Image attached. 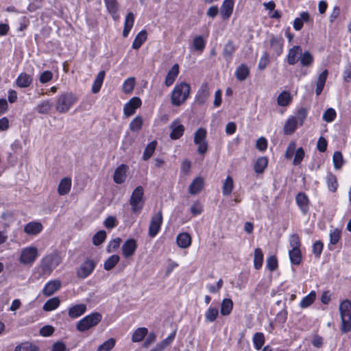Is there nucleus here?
Instances as JSON below:
<instances>
[{"label": "nucleus", "mask_w": 351, "mask_h": 351, "mask_svg": "<svg viewBox=\"0 0 351 351\" xmlns=\"http://www.w3.org/2000/svg\"><path fill=\"white\" fill-rule=\"evenodd\" d=\"M62 261L61 253L58 250L44 256L40 263V269L43 274L50 275L55 268H56Z\"/></svg>", "instance_id": "f257e3e1"}, {"label": "nucleus", "mask_w": 351, "mask_h": 351, "mask_svg": "<svg viewBox=\"0 0 351 351\" xmlns=\"http://www.w3.org/2000/svg\"><path fill=\"white\" fill-rule=\"evenodd\" d=\"M191 87L189 84L182 82L176 85L171 92V101L173 106H180L189 96Z\"/></svg>", "instance_id": "f03ea898"}, {"label": "nucleus", "mask_w": 351, "mask_h": 351, "mask_svg": "<svg viewBox=\"0 0 351 351\" xmlns=\"http://www.w3.org/2000/svg\"><path fill=\"white\" fill-rule=\"evenodd\" d=\"M77 101V96L71 92H65L59 95L56 101V109L60 113L67 112Z\"/></svg>", "instance_id": "7ed1b4c3"}, {"label": "nucleus", "mask_w": 351, "mask_h": 351, "mask_svg": "<svg viewBox=\"0 0 351 351\" xmlns=\"http://www.w3.org/2000/svg\"><path fill=\"white\" fill-rule=\"evenodd\" d=\"M341 316V331L346 333L351 330V302L348 300H343L339 307Z\"/></svg>", "instance_id": "20e7f679"}, {"label": "nucleus", "mask_w": 351, "mask_h": 351, "mask_svg": "<svg viewBox=\"0 0 351 351\" xmlns=\"http://www.w3.org/2000/svg\"><path fill=\"white\" fill-rule=\"evenodd\" d=\"M144 190L141 186H138L132 191L129 203L131 206L132 212L139 213L142 210L145 201L143 199Z\"/></svg>", "instance_id": "39448f33"}, {"label": "nucleus", "mask_w": 351, "mask_h": 351, "mask_svg": "<svg viewBox=\"0 0 351 351\" xmlns=\"http://www.w3.org/2000/svg\"><path fill=\"white\" fill-rule=\"evenodd\" d=\"M102 316L99 313H93L82 318L77 324V329L80 332H85L90 328L95 326L101 320Z\"/></svg>", "instance_id": "423d86ee"}, {"label": "nucleus", "mask_w": 351, "mask_h": 351, "mask_svg": "<svg viewBox=\"0 0 351 351\" xmlns=\"http://www.w3.org/2000/svg\"><path fill=\"white\" fill-rule=\"evenodd\" d=\"M38 256V249L34 246H29L22 249L19 260L22 265H32Z\"/></svg>", "instance_id": "0eeeda50"}, {"label": "nucleus", "mask_w": 351, "mask_h": 351, "mask_svg": "<svg viewBox=\"0 0 351 351\" xmlns=\"http://www.w3.org/2000/svg\"><path fill=\"white\" fill-rule=\"evenodd\" d=\"M206 134V130L202 128H199L194 134V143L198 146L197 152L199 154H204L207 152Z\"/></svg>", "instance_id": "6e6552de"}, {"label": "nucleus", "mask_w": 351, "mask_h": 351, "mask_svg": "<svg viewBox=\"0 0 351 351\" xmlns=\"http://www.w3.org/2000/svg\"><path fill=\"white\" fill-rule=\"evenodd\" d=\"M97 263L92 259H86L77 269L76 276L80 279L89 276L95 269Z\"/></svg>", "instance_id": "1a4fd4ad"}, {"label": "nucleus", "mask_w": 351, "mask_h": 351, "mask_svg": "<svg viewBox=\"0 0 351 351\" xmlns=\"http://www.w3.org/2000/svg\"><path fill=\"white\" fill-rule=\"evenodd\" d=\"M162 223V211H158L156 215H154L150 221V224L149 226L148 234L150 237H155L158 233L161 225Z\"/></svg>", "instance_id": "9d476101"}, {"label": "nucleus", "mask_w": 351, "mask_h": 351, "mask_svg": "<svg viewBox=\"0 0 351 351\" xmlns=\"http://www.w3.org/2000/svg\"><path fill=\"white\" fill-rule=\"evenodd\" d=\"M284 39L282 36L271 35L269 40V47L275 55L279 56L283 51Z\"/></svg>", "instance_id": "9b49d317"}, {"label": "nucleus", "mask_w": 351, "mask_h": 351, "mask_svg": "<svg viewBox=\"0 0 351 351\" xmlns=\"http://www.w3.org/2000/svg\"><path fill=\"white\" fill-rule=\"evenodd\" d=\"M141 105V100L139 97H134L124 105L123 113L125 116L130 117L134 114L136 110Z\"/></svg>", "instance_id": "f8f14e48"}, {"label": "nucleus", "mask_w": 351, "mask_h": 351, "mask_svg": "<svg viewBox=\"0 0 351 351\" xmlns=\"http://www.w3.org/2000/svg\"><path fill=\"white\" fill-rule=\"evenodd\" d=\"M170 128L171 129L170 137L173 140L180 138L183 135L185 130L184 126L180 123L178 119H176L171 123Z\"/></svg>", "instance_id": "ddd939ff"}, {"label": "nucleus", "mask_w": 351, "mask_h": 351, "mask_svg": "<svg viewBox=\"0 0 351 351\" xmlns=\"http://www.w3.org/2000/svg\"><path fill=\"white\" fill-rule=\"evenodd\" d=\"M302 48L300 46L295 45L289 49L287 56V60L289 65H294L300 60L302 53Z\"/></svg>", "instance_id": "4468645a"}, {"label": "nucleus", "mask_w": 351, "mask_h": 351, "mask_svg": "<svg viewBox=\"0 0 351 351\" xmlns=\"http://www.w3.org/2000/svg\"><path fill=\"white\" fill-rule=\"evenodd\" d=\"M137 248V243L135 239H128L122 245V252L125 258L132 256Z\"/></svg>", "instance_id": "2eb2a0df"}, {"label": "nucleus", "mask_w": 351, "mask_h": 351, "mask_svg": "<svg viewBox=\"0 0 351 351\" xmlns=\"http://www.w3.org/2000/svg\"><path fill=\"white\" fill-rule=\"evenodd\" d=\"M61 287V281L53 280L49 281L43 289V294L45 296H50L56 292Z\"/></svg>", "instance_id": "dca6fc26"}, {"label": "nucleus", "mask_w": 351, "mask_h": 351, "mask_svg": "<svg viewBox=\"0 0 351 351\" xmlns=\"http://www.w3.org/2000/svg\"><path fill=\"white\" fill-rule=\"evenodd\" d=\"M295 202L303 214H306L309 208V199L304 193H299L295 197Z\"/></svg>", "instance_id": "f3484780"}, {"label": "nucleus", "mask_w": 351, "mask_h": 351, "mask_svg": "<svg viewBox=\"0 0 351 351\" xmlns=\"http://www.w3.org/2000/svg\"><path fill=\"white\" fill-rule=\"evenodd\" d=\"M128 169V167L125 165H119L114 171L113 180L114 182L117 184H122L125 182L126 179V172Z\"/></svg>", "instance_id": "a211bd4d"}, {"label": "nucleus", "mask_w": 351, "mask_h": 351, "mask_svg": "<svg viewBox=\"0 0 351 351\" xmlns=\"http://www.w3.org/2000/svg\"><path fill=\"white\" fill-rule=\"evenodd\" d=\"M234 1L224 0L221 7V15L223 20L228 19L233 12Z\"/></svg>", "instance_id": "6ab92c4d"}, {"label": "nucleus", "mask_w": 351, "mask_h": 351, "mask_svg": "<svg viewBox=\"0 0 351 351\" xmlns=\"http://www.w3.org/2000/svg\"><path fill=\"white\" fill-rule=\"evenodd\" d=\"M236 50L237 47L234 45L233 42L228 40L223 47L222 56L227 62H230Z\"/></svg>", "instance_id": "aec40b11"}, {"label": "nucleus", "mask_w": 351, "mask_h": 351, "mask_svg": "<svg viewBox=\"0 0 351 351\" xmlns=\"http://www.w3.org/2000/svg\"><path fill=\"white\" fill-rule=\"evenodd\" d=\"M43 230V226L40 222L32 221L24 227V232L29 235H36Z\"/></svg>", "instance_id": "412c9836"}, {"label": "nucleus", "mask_w": 351, "mask_h": 351, "mask_svg": "<svg viewBox=\"0 0 351 351\" xmlns=\"http://www.w3.org/2000/svg\"><path fill=\"white\" fill-rule=\"evenodd\" d=\"M179 74V66L178 64H175L171 69L168 71L165 80V84L166 86L169 87L171 86L176 77H178Z\"/></svg>", "instance_id": "4be33fe9"}, {"label": "nucleus", "mask_w": 351, "mask_h": 351, "mask_svg": "<svg viewBox=\"0 0 351 351\" xmlns=\"http://www.w3.org/2000/svg\"><path fill=\"white\" fill-rule=\"evenodd\" d=\"M32 81L33 78L30 75L26 73H21L16 78V83L20 88H27L31 85Z\"/></svg>", "instance_id": "5701e85b"}, {"label": "nucleus", "mask_w": 351, "mask_h": 351, "mask_svg": "<svg viewBox=\"0 0 351 351\" xmlns=\"http://www.w3.org/2000/svg\"><path fill=\"white\" fill-rule=\"evenodd\" d=\"M204 186V180L201 177L195 178L189 187V192L191 195L199 193Z\"/></svg>", "instance_id": "b1692460"}, {"label": "nucleus", "mask_w": 351, "mask_h": 351, "mask_svg": "<svg viewBox=\"0 0 351 351\" xmlns=\"http://www.w3.org/2000/svg\"><path fill=\"white\" fill-rule=\"evenodd\" d=\"M71 179L70 178H64L59 183L58 187V192L60 195H65L68 194L71 187Z\"/></svg>", "instance_id": "393cba45"}, {"label": "nucleus", "mask_w": 351, "mask_h": 351, "mask_svg": "<svg viewBox=\"0 0 351 351\" xmlns=\"http://www.w3.org/2000/svg\"><path fill=\"white\" fill-rule=\"evenodd\" d=\"M86 311V306L84 304H76L69 309L68 314L71 318H77L83 315Z\"/></svg>", "instance_id": "a878e982"}, {"label": "nucleus", "mask_w": 351, "mask_h": 351, "mask_svg": "<svg viewBox=\"0 0 351 351\" xmlns=\"http://www.w3.org/2000/svg\"><path fill=\"white\" fill-rule=\"evenodd\" d=\"M107 10L114 21H118L119 16L117 14L118 3L117 0H104Z\"/></svg>", "instance_id": "bb28decb"}, {"label": "nucleus", "mask_w": 351, "mask_h": 351, "mask_svg": "<svg viewBox=\"0 0 351 351\" xmlns=\"http://www.w3.org/2000/svg\"><path fill=\"white\" fill-rule=\"evenodd\" d=\"M209 97V89L208 85L206 84H204L201 86L199 90L197 92L196 96V101L200 104H203L206 102L207 99Z\"/></svg>", "instance_id": "cd10ccee"}, {"label": "nucleus", "mask_w": 351, "mask_h": 351, "mask_svg": "<svg viewBox=\"0 0 351 351\" xmlns=\"http://www.w3.org/2000/svg\"><path fill=\"white\" fill-rule=\"evenodd\" d=\"M177 244L181 248H186L191 244V238L189 234L182 232L178 235L176 238Z\"/></svg>", "instance_id": "c85d7f7f"}, {"label": "nucleus", "mask_w": 351, "mask_h": 351, "mask_svg": "<svg viewBox=\"0 0 351 351\" xmlns=\"http://www.w3.org/2000/svg\"><path fill=\"white\" fill-rule=\"evenodd\" d=\"M328 72L326 69L323 71L319 74L316 83L315 93L317 95H319L322 93L328 77Z\"/></svg>", "instance_id": "c756f323"}, {"label": "nucleus", "mask_w": 351, "mask_h": 351, "mask_svg": "<svg viewBox=\"0 0 351 351\" xmlns=\"http://www.w3.org/2000/svg\"><path fill=\"white\" fill-rule=\"evenodd\" d=\"M310 19V15L307 12H303L300 14V17L295 19L293 21V28L296 31H300L302 27L304 22H308Z\"/></svg>", "instance_id": "7c9ffc66"}, {"label": "nucleus", "mask_w": 351, "mask_h": 351, "mask_svg": "<svg viewBox=\"0 0 351 351\" xmlns=\"http://www.w3.org/2000/svg\"><path fill=\"white\" fill-rule=\"evenodd\" d=\"M299 125L298 121L296 120V118L294 117H289L284 126V132L286 134H291L297 128V126Z\"/></svg>", "instance_id": "2f4dec72"}, {"label": "nucleus", "mask_w": 351, "mask_h": 351, "mask_svg": "<svg viewBox=\"0 0 351 351\" xmlns=\"http://www.w3.org/2000/svg\"><path fill=\"white\" fill-rule=\"evenodd\" d=\"M176 336V332H173L170 335H169L164 340L158 343L154 348L150 350V351H163V350L169 346L173 340L174 339Z\"/></svg>", "instance_id": "473e14b6"}, {"label": "nucleus", "mask_w": 351, "mask_h": 351, "mask_svg": "<svg viewBox=\"0 0 351 351\" xmlns=\"http://www.w3.org/2000/svg\"><path fill=\"white\" fill-rule=\"evenodd\" d=\"M105 75L106 73L104 71H99L97 75L92 86V92L93 93H97L100 90L105 77Z\"/></svg>", "instance_id": "72a5a7b5"}, {"label": "nucleus", "mask_w": 351, "mask_h": 351, "mask_svg": "<svg viewBox=\"0 0 351 351\" xmlns=\"http://www.w3.org/2000/svg\"><path fill=\"white\" fill-rule=\"evenodd\" d=\"M250 70L247 65L242 64L235 71V76L239 81H244L249 75Z\"/></svg>", "instance_id": "f704fd0d"}, {"label": "nucleus", "mask_w": 351, "mask_h": 351, "mask_svg": "<svg viewBox=\"0 0 351 351\" xmlns=\"http://www.w3.org/2000/svg\"><path fill=\"white\" fill-rule=\"evenodd\" d=\"M134 22V16L133 13L130 12L127 14L125 23H124V28L123 31V36L127 37L129 34V32L132 27H133Z\"/></svg>", "instance_id": "c9c22d12"}, {"label": "nucleus", "mask_w": 351, "mask_h": 351, "mask_svg": "<svg viewBox=\"0 0 351 351\" xmlns=\"http://www.w3.org/2000/svg\"><path fill=\"white\" fill-rule=\"evenodd\" d=\"M233 308V302L231 299L226 298L222 300L220 313L222 315L226 316L230 314Z\"/></svg>", "instance_id": "e433bc0d"}, {"label": "nucleus", "mask_w": 351, "mask_h": 351, "mask_svg": "<svg viewBox=\"0 0 351 351\" xmlns=\"http://www.w3.org/2000/svg\"><path fill=\"white\" fill-rule=\"evenodd\" d=\"M146 39L147 32L145 30H141L135 37L132 43V48L134 49H138L145 42Z\"/></svg>", "instance_id": "4c0bfd02"}, {"label": "nucleus", "mask_w": 351, "mask_h": 351, "mask_svg": "<svg viewBox=\"0 0 351 351\" xmlns=\"http://www.w3.org/2000/svg\"><path fill=\"white\" fill-rule=\"evenodd\" d=\"M14 351H40V349L36 344L25 341L16 346Z\"/></svg>", "instance_id": "58836bf2"}, {"label": "nucleus", "mask_w": 351, "mask_h": 351, "mask_svg": "<svg viewBox=\"0 0 351 351\" xmlns=\"http://www.w3.org/2000/svg\"><path fill=\"white\" fill-rule=\"evenodd\" d=\"M52 108V103L49 100H45L40 102L36 107V111L43 114H48Z\"/></svg>", "instance_id": "ea45409f"}, {"label": "nucleus", "mask_w": 351, "mask_h": 351, "mask_svg": "<svg viewBox=\"0 0 351 351\" xmlns=\"http://www.w3.org/2000/svg\"><path fill=\"white\" fill-rule=\"evenodd\" d=\"M300 64L303 66H310L314 60L313 55L308 51L302 52L300 56Z\"/></svg>", "instance_id": "a19ab883"}, {"label": "nucleus", "mask_w": 351, "mask_h": 351, "mask_svg": "<svg viewBox=\"0 0 351 351\" xmlns=\"http://www.w3.org/2000/svg\"><path fill=\"white\" fill-rule=\"evenodd\" d=\"M291 94L288 91L282 92L277 99V103L280 106H287L291 101Z\"/></svg>", "instance_id": "79ce46f5"}, {"label": "nucleus", "mask_w": 351, "mask_h": 351, "mask_svg": "<svg viewBox=\"0 0 351 351\" xmlns=\"http://www.w3.org/2000/svg\"><path fill=\"white\" fill-rule=\"evenodd\" d=\"M60 301L58 298L55 297L48 300L43 305V310L45 311H51L57 308L60 305Z\"/></svg>", "instance_id": "37998d69"}, {"label": "nucleus", "mask_w": 351, "mask_h": 351, "mask_svg": "<svg viewBox=\"0 0 351 351\" xmlns=\"http://www.w3.org/2000/svg\"><path fill=\"white\" fill-rule=\"evenodd\" d=\"M120 258L118 255L114 254L110 256L104 262V268L106 271H110L113 269L115 265L119 263Z\"/></svg>", "instance_id": "c03bdc74"}, {"label": "nucleus", "mask_w": 351, "mask_h": 351, "mask_svg": "<svg viewBox=\"0 0 351 351\" xmlns=\"http://www.w3.org/2000/svg\"><path fill=\"white\" fill-rule=\"evenodd\" d=\"M268 160L266 157H260L254 165V171L256 173H262L267 166Z\"/></svg>", "instance_id": "a18cd8bd"}, {"label": "nucleus", "mask_w": 351, "mask_h": 351, "mask_svg": "<svg viewBox=\"0 0 351 351\" xmlns=\"http://www.w3.org/2000/svg\"><path fill=\"white\" fill-rule=\"evenodd\" d=\"M326 183L328 189L332 192H335L338 188V182L336 176L329 173L326 176Z\"/></svg>", "instance_id": "49530a36"}, {"label": "nucleus", "mask_w": 351, "mask_h": 351, "mask_svg": "<svg viewBox=\"0 0 351 351\" xmlns=\"http://www.w3.org/2000/svg\"><path fill=\"white\" fill-rule=\"evenodd\" d=\"M263 254L261 248H256L254 250V265L255 269H259L263 265Z\"/></svg>", "instance_id": "de8ad7c7"}, {"label": "nucleus", "mask_w": 351, "mask_h": 351, "mask_svg": "<svg viewBox=\"0 0 351 351\" xmlns=\"http://www.w3.org/2000/svg\"><path fill=\"white\" fill-rule=\"evenodd\" d=\"M157 143L156 141H152L149 143L145 147L143 155V159L144 160H147L149 158H150L156 147Z\"/></svg>", "instance_id": "09e8293b"}, {"label": "nucleus", "mask_w": 351, "mask_h": 351, "mask_svg": "<svg viewBox=\"0 0 351 351\" xmlns=\"http://www.w3.org/2000/svg\"><path fill=\"white\" fill-rule=\"evenodd\" d=\"M147 329L146 328H138L136 329L132 337L133 342H139L143 339V338L147 334Z\"/></svg>", "instance_id": "8fccbe9b"}, {"label": "nucleus", "mask_w": 351, "mask_h": 351, "mask_svg": "<svg viewBox=\"0 0 351 351\" xmlns=\"http://www.w3.org/2000/svg\"><path fill=\"white\" fill-rule=\"evenodd\" d=\"M234 184L233 180L230 176H228L223 182L222 193L224 195H228L232 193Z\"/></svg>", "instance_id": "3c124183"}, {"label": "nucleus", "mask_w": 351, "mask_h": 351, "mask_svg": "<svg viewBox=\"0 0 351 351\" xmlns=\"http://www.w3.org/2000/svg\"><path fill=\"white\" fill-rule=\"evenodd\" d=\"M290 261L293 265H299L301 262V252L300 249H291L289 252Z\"/></svg>", "instance_id": "603ef678"}, {"label": "nucleus", "mask_w": 351, "mask_h": 351, "mask_svg": "<svg viewBox=\"0 0 351 351\" xmlns=\"http://www.w3.org/2000/svg\"><path fill=\"white\" fill-rule=\"evenodd\" d=\"M219 315V311L215 307H209L205 313V319L208 322H213Z\"/></svg>", "instance_id": "864d4df0"}, {"label": "nucleus", "mask_w": 351, "mask_h": 351, "mask_svg": "<svg viewBox=\"0 0 351 351\" xmlns=\"http://www.w3.org/2000/svg\"><path fill=\"white\" fill-rule=\"evenodd\" d=\"M253 343L256 350H260L265 343V337L262 332H256L253 336Z\"/></svg>", "instance_id": "5fc2aeb1"}, {"label": "nucleus", "mask_w": 351, "mask_h": 351, "mask_svg": "<svg viewBox=\"0 0 351 351\" xmlns=\"http://www.w3.org/2000/svg\"><path fill=\"white\" fill-rule=\"evenodd\" d=\"M135 84V78L134 77H129L127 80H125L123 84V91L126 93L129 94L132 92L134 88Z\"/></svg>", "instance_id": "6e6d98bb"}, {"label": "nucleus", "mask_w": 351, "mask_h": 351, "mask_svg": "<svg viewBox=\"0 0 351 351\" xmlns=\"http://www.w3.org/2000/svg\"><path fill=\"white\" fill-rule=\"evenodd\" d=\"M143 119L140 116L136 117L130 123L129 128L133 132H138L143 125Z\"/></svg>", "instance_id": "4d7b16f0"}, {"label": "nucleus", "mask_w": 351, "mask_h": 351, "mask_svg": "<svg viewBox=\"0 0 351 351\" xmlns=\"http://www.w3.org/2000/svg\"><path fill=\"white\" fill-rule=\"evenodd\" d=\"M315 293L314 291H311L300 302V306L302 308H306L309 306L315 301Z\"/></svg>", "instance_id": "13d9d810"}, {"label": "nucleus", "mask_w": 351, "mask_h": 351, "mask_svg": "<svg viewBox=\"0 0 351 351\" xmlns=\"http://www.w3.org/2000/svg\"><path fill=\"white\" fill-rule=\"evenodd\" d=\"M115 346V340L110 338L100 345L97 351H110Z\"/></svg>", "instance_id": "bf43d9fd"}, {"label": "nucleus", "mask_w": 351, "mask_h": 351, "mask_svg": "<svg viewBox=\"0 0 351 351\" xmlns=\"http://www.w3.org/2000/svg\"><path fill=\"white\" fill-rule=\"evenodd\" d=\"M205 40L202 36H197L194 38L193 45L196 51H202L205 47Z\"/></svg>", "instance_id": "052dcab7"}, {"label": "nucleus", "mask_w": 351, "mask_h": 351, "mask_svg": "<svg viewBox=\"0 0 351 351\" xmlns=\"http://www.w3.org/2000/svg\"><path fill=\"white\" fill-rule=\"evenodd\" d=\"M106 237V232L104 230H99L93 236V243L95 245L98 246L105 241Z\"/></svg>", "instance_id": "680f3d73"}, {"label": "nucleus", "mask_w": 351, "mask_h": 351, "mask_svg": "<svg viewBox=\"0 0 351 351\" xmlns=\"http://www.w3.org/2000/svg\"><path fill=\"white\" fill-rule=\"evenodd\" d=\"M332 160L334 167L337 169H339L343 164V155L340 152H335L333 154Z\"/></svg>", "instance_id": "e2e57ef3"}, {"label": "nucleus", "mask_w": 351, "mask_h": 351, "mask_svg": "<svg viewBox=\"0 0 351 351\" xmlns=\"http://www.w3.org/2000/svg\"><path fill=\"white\" fill-rule=\"evenodd\" d=\"M307 117V110L304 108H300L295 116L294 117L296 118V120L298 121L299 125H302L304 124V122Z\"/></svg>", "instance_id": "0e129e2a"}, {"label": "nucleus", "mask_w": 351, "mask_h": 351, "mask_svg": "<svg viewBox=\"0 0 351 351\" xmlns=\"http://www.w3.org/2000/svg\"><path fill=\"white\" fill-rule=\"evenodd\" d=\"M269 62V53L267 51H265L259 60V62L258 64V68L262 71L267 67Z\"/></svg>", "instance_id": "69168bd1"}, {"label": "nucleus", "mask_w": 351, "mask_h": 351, "mask_svg": "<svg viewBox=\"0 0 351 351\" xmlns=\"http://www.w3.org/2000/svg\"><path fill=\"white\" fill-rule=\"evenodd\" d=\"M267 268L273 271L278 267V261L276 256H271L267 258L266 261Z\"/></svg>", "instance_id": "338daca9"}, {"label": "nucleus", "mask_w": 351, "mask_h": 351, "mask_svg": "<svg viewBox=\"0 0 351 351\" xmlns=\"http://www.w3.org/2000/svg\"><path fill=\"white\" fill-rule=\"evenodd\" d=\"M336 117V112L333 108L327 109L324 114L323 119L326 122H332Z\"/></svg>", "instance_id": "774afa93"}]
</instances>
